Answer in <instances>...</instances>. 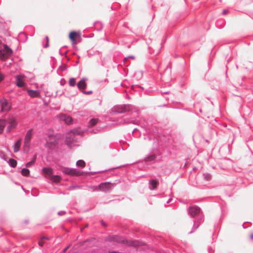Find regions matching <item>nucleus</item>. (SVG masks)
<instances>
[{"label":"nucleus","mask_w":253,"mask_h":253,"mask_svg":"<svg viewBox=\"0 0 253 253\" xmlns=\"http://www.w3.org/2000/svg\"><path fill=\"white\" fill-rule=\"evenodd\" d=\"M30 143L24 142L23 145V151L25 153H27L29 151Z\"/></svg>","instance_id":"412c9836"},{"label":"nucleus","mask_w":253,"mask_h":253,"mask_svg":"<svg viewBox=\"0 0 253 253\" xmlns=\"http://www.w3.org/2000/svg\"><path fill=\"white\" fill-rule=\"evenodd\" d=\"M126 107V109L124 111V112H126L127 111H128L129 109V106H127V108H126V106L125 107Z\"/></svg>","instance_id":"f704fd0d"},{"label":"nucleus","mask_w":253,"mask_h":253,"mask_svg":"<svg viewBox=\"0 0 253 253\" xmlns=\"http://www.w3.org/2000/svg\"><path fill=\"white\" fill-rule=\"evenodd\" d=\"M45 146L50 149L54 148L57 144V140L56 136L51 134L48 135L47 137L45 138Z\"/></svg>","instance_id":"f03ea898"},{"label":"nucleus","mask_w":253,"mask_h":253,"mask_svg":"<svg viewBox=\"0 0 253 253\" xmlns=\"http://www.w3.org/2000/svg\"><path fill=\"white\" fill-rule=\"evenodd\" d=\"M200 212V209L199 207L196 206L190 207L189 210V213L190 215L192 217L198 215Z\"/></svg>","instance_id":"1a4fd4ad"},{"label":"nucleus","mask_w":253,"mask_h":253,"mask_svg":"<svg viewBox=\"0 0 253 253\" xmlns=\"http://www.w3.org/2000/svg\"><path fill=\"white\" fill-rule=\"evenodd\" d=\"M32 135V129L29 130L24 138V142L30 143Z\"/></svg>","instance_id":"2eb2a0df"},{"label":"nucleus","mask_w":253,"mask_h":253,"mask_svg":"<svg viewBox=\"0 0 253 253\" xmlns=\"http://www.w3.org/2000/svg\"><path fill=\"white\" fill-rule=\"evenodd\" d=\"M128 57L131 58L133 59H135L134 57L133 56H129Z\"/></svg>","instance_id":"ea45409f"},{"label":"nucleus","mask_w":253,"mask_h":253,"mask_svg":"<svg viewBox=\"0 0 253 253\" xmlns=\"http://www.w3.org/2000/svg\"><path fill=\"white\" fill-rule=\"evenodd\" d=\"M81 36V33L80 32L72 31L69 35V38L71 41L72 44H75L77 42V39H80Z\"/></svg>","instance_id":"0eeeda50"},{"label":"nucleus","mask_w":253,"mask_h":253,"mask_svg":"<svg viewBox=\"0 0 253 253\" xmlns=\"http://www.w3.org/2000/svg\"><path fill=\"white\" fill-rule=\"evenodd\" d=\"M156 156L155 155H152L148 157H147L145 159L146 162L152 161L155 159Z\"/></svg>","instance_id":"a878e982"},{"label":"nucleus","mask_w":253,"mask_h":253,"mask_svg":"<svg viewBox=\"0 0 253 253\" xmlns=\"http://www.w3.org/2000/svg\"><path fill=\"white\" fill-rule=\"evenodd\" d=\"M61 170L65 174L71 176H80L83 174V172L77 169H72L67 167H62Z\"/></svg>","instance_id":"7ed1b4c3"},{"label":"nucleus","mask_w":253,"mask_h":253,"mask_svg":"<svg viewBox=\"0 0 253 253\" xmlns=\"http://www.w3.org/2000/svg\"><path fill=\"white\" fill-rule=\"evenodd\" d=\"M69 84L71 86H74L76 84V80L74 78H71L69 80Z\"/></svg>","instance_id":"c85d7f7f"},{"label":"nucleus","mask_w":253,"mask_h":253,"mask_svg":"<svg viewBox=\"0 0 253 253\" xmlns=\"http://www.w3.org/2000/svg\"><path fill=\"white\" fill-rule=\"evenodd\" d=\"M64 213H65V212H64V211H60V212H59L58 213V214H59V215H62V214H64Z\"/></svg>","instance_id":"c9c22d12"},{"label":"nucleus","mask_w":253,"mask_h":253,"mask_svg":"<svg viewBox=\"0 0 253 253\" xmlns=\"http://www.w3.org/2000/svg\"><path fill=\"white\" fill-rule=\"evenodd\" d=\"M51 180L55 183H58L61 180V177L59 175H52L50 177Z\"/></svg>","instance_id":"aec40b11"},{"label":"nucleus","mask_w":253,"mask_h":253,"mask_svg":"<svg viewBox=\"0 0 253 253\" xmlns=\"http://www.w3.org/2000/svg\"><path fill=\"white\" fill-rule=\"evenodd\" d=\"M228 12V11L226 10H224L223 11V13L224 14H226Z\"/></svg>","instance_id":"e433bc0d"},{"label":"nucleus","mask_w":253,"mask_h":253,"mask_svg":"<svg viewBox=\"0 0 253 253\" xmlns=\"http://www.w3.org/2000/svg\"><path fill=\"white\" fill-rule=\"evenodd\" d=\"M3 76L2 74H0V82L3 80Z\"/></svg>","instance_id":"72a5a7b5"},{"label":"nucleus","mask_w":253,"mask_h":253,"mask_svg":"<svg viewBox=\"0 0 253 253\" xmlns=\"http://www.w3.org/2000/svg\"><path fill=\"white\" fill-rule=\"evenodd\" d=\"M25 78L24 75H19L16 77V85L18 87H23L25 85V83L23 79Z\"/></svg>","instance_id":"9b49d317"},{"label":"nucleus","mask_w":253,"mask_h":253,"mask_svg":"<svg viewBox=\"0 0 253 253\" xmlns=\"http://www.w3.org/2000/svg\"><path fill=\"white\" fill-rule=\"evenodd\" d=\"M42 240H49V238L45 236H43L41 238Z\"/></svg>","instance_id":"473e14b6"},{"label":"nucleus","mask_w":253,"mask_h":253,"mask_svg":"<svg viewBox=\"0 0 253 253\" xmlns=\"http://www.w3.org/2000/svg\"><path fill=\"white\" fill-rule=\"evenodd\" d=\"M111 240L112 241L118 242L124 244H126L130 246H141L142 244L141 243L138 241H131V240H126L123 239L122 237L118 236H113L111 237Z\"/></svg>","instance_id":"f257e3e1"},{"label":"nucleus","mask_w":253,"mask_h":253,"mask_svg":"<svg viewBox=\"0 0 253 253\" xmlns=\"http://www.w3.org/2000/svg\"><path fill=\"white\" fill-rule=\"evenodd\" d=\"M12 50L6 44L4 45V48L0 50V59L5 60L8 58L12 54Z\"/></svg>","instance_id":"20e7f679"},{"label":"nucleus","mask_w":253,"mask_h":253,"mask_svg":"<svg viewBox=\"0 0 253 253\" xmlns=\"http://www.w3.org/2000/svg\"><path fill=\"white\" fill-rule=\"evenodd\" d=\"M249 239L252 240V241H253V233H251L250 234H249Z\"/></svg>","instance_id":"2f4dec72"},{"label":"nucleus","mask_w":253,"mask_h":253,"mask_svg":"<svg viewBox=\"0 0 253 253\" xmlns=\"http://www.w3.org/2000/svg\"><path fill=\"white\" fill-rule=\"evenodd\" d=\"M7 122L9 125L7 128V131L8 132L10 131L12 129H14L16 127L17 123L16 119L12 116H10L7 119Z\"/></svg>","instance_id":"6e6552de"},{"label":"nucleus","mask_w":253,"mask_h":253,"mask_svg":"<svg viewBox=\"0 0 253 253\" xmlns=\"http://www.w3.org/2000/svg\"><path fill=\"white\" fill-rule=\"evenodd\" d=\"M0 104L1 112H8L10 110L11 108V104L6 98H2L0 99Z\"/></svg>","instance_id":"39448f33"},{"label":"nucleus","mask_w":253,"mask_h":253,"mask_svg":"<svg viewBox=\"0 0 253 253\" xmlns=\"http://www.w3.org/2000/svg\"><path fill=\"white\" fill-rule=\"evenodd\" d=\"M27 92L30 96L31 97H40V93L32 89L27 90Z\"/></svg>","instance_id":"ddd939ff"},{"label":"nucleus","mask_w":253,"mask_h":253,"mask_svg":"<svg viewBox=\"0 0 253 253\" xmlns=\"http://www.w3.org/2000/svg\"><path fill=\"white\" fill-rule=\"evenodd\" d=\"M21 139H20L15 142V144L14 146V152L16 153L19 150L20 146H21Z\"/></svg>","instance_id":"dca6fc26"},{"label":"nucleus","mask_w":253,"mask_h":253,"mask_svg":"<svg viewBox=\"0 0 253 253\" xmlns=\"http://www.w3.org/2000/svg\"><path fill=\"white\" fill-rule=\"evenodd\" d=\"M74 136L70 131L68 132L66 137V142L67 145H70L74 141Z\"/></svg>","instance_id":"f8f14e48"},{"label":"nucleus","mask_w":253,"mask_h":253,"mask_svg":"<svg viewBox=\"0 0 253 253\" xmlns=\"http://www.w3.org/2000/svg\"><path fill=\"white\" fill-rule=\"evenodd\" d=\"M70 132L72 133L73 135H82L84 133V131L81 130L79 128L74 129L72 130H71Z\"/></svg>","instance_id":"a211bd4d"},{"label":"nucleus","mask_w":253,"mask_h":253,"mask_svg":"<svg viewBox=\"0 0 253 253\" xmlns=\"http://www.w3.org/2000/svg\"><path fill=\"white\" fill-rule=\"evenodd\" d=\"M91 92H92V91H89V92H87L86 93L89 94V93H91Z\"/></svg>","instance_id":"79ce46f5"},{"label":"nucleus","mask_w":253,"mask_h":253,"mask_svg":"<svg viewBox=\"0 0 253 253\" xmlns=\"http://www.w3.org/2000/svg\"><path fill=\"white\" fill-rule=\"evenodd\" d=\"M98 120L97 119H92L89 121V124L90 126H93L95 125L97 123Z\"/></svg>","instance_id":"cd10ccee"},{"label":"nucleus","mask_w":253,"mask_h":253,"mask_svg":"<svg viewBox=\"0 0 253 253\" xmlns=\"http://www.w3.org/2000/svg\"><path fill=\"white\" fill-rule=\"evenodd\" d=\"M114 185L110 182H104L101 183L98 187H96V190L102 192H107L111 190Z\"/></svg>","instance_id":"423d86ee"},{"label":"nucleus","mask_w":253,"mask_h":253,"mask_svg":"<svg viewBox=\"0 0 253 253\" xmlns=\"http://www.w3.org/2000/svg\"><path fill=\"white\" fill-rule=\"evenodd\" d=\"M9 164L12 168H15L17 165V162L13 159H10L9 160Z\"/></svg>","instance_id":"393cba45"},{"label":"nucleus","mask_w":253,"mask_h":253,"mask_svg":"<svg viewBox=\"0 0 253 253\" xmlns=\"http://www.w3.org/2000/svg\"><path fill=\"white\" fill-rule=\"evenodd\" d=\"M46 42H49V38L48 37H46Z\"/></svg>","instance_id":"58836bf2"},{"label":"nucleus","mask_w":253,"mask_h":253,"mask_svg":"<svg viewBox=\"0 0 253 253\" xmlns=\"http://www.w3.org/2000/svg\"><path fill=\"white\" fill-rule=\"evenodd\" d=\"M158 184V182L155 180H152L150 181V184L152 186V188H150V189H155Z\"/></svg>","instance_id":"b1692460"},{"label":"nucleus","mask_w":253,"mask_h":253,"mask_svg":"<svg viewBox=\"0 0 253 253\" xmlns=\"http://www.w3.org/2000/svg\"><path fill=\"white\" fill-rule=\"evenodd\" d=\"M43 172L47 175H51L53 173V169L50 168H44L42 169Z\"/></svg>","instance_id":"f3484780"},{"label":"nucleus","mask_w":253,"mask_h":253,"mask_svg":"<svg viewBox=\"0 0 253 253\" xmlns=\"http://www.w3.org/2000/svg\"><path fill=\"white\" fill-rule=\"evenodd\" d=\"M48 43H49V42H46V45H45V47H47V46H48Z\"/></svg>","instance_id":"a19ab883"},{"label":"nucleus","mask_w":253,"mask_h":253,"mask_svg":"<svg viewBox=\"0 0 253 253\" xmlns=\"http://www.w3.org/2000/svg\"><path fill=\"white\" fill-rule=\"evenodd\" d=\"M35 160H36V157L33 159V160L32 161H31V162H28L26 164V167H31L32 165H34V164L35 163Z\"/></svg>","instance_id":"bb28decb"},{"label":"nucleus","mask_w":253,"mask_h":253,"mask_svg":"<svg viewBox=\"0 0 253 253\" xmlns=\"http://www.w3.org/2000/svg\"><path fill=\"white\" fill-rule=\"evenodd\" d=\"M86 80L83 79L81 80L77 84L78 87L80 89H85L86 87V84L85 83Z\"/></svg>","instance_id":"4468645a"},{"label":"nucleus","mask_w":253,"mask_h":253,"mask_svg":"<svg viewBox=\"0 0 253 253\" xmlns=\"http://www.w3.org/2000/svg\"><path fill=\"white\" fill-rule=\"evenodd\" d=\"M44 242L43 241V240H42L41 239V241L39 242V246L42 247L44 245Z\"/></svg>","instance_id":"7c9ffc66"},{"label":"nucleus","mask_w":253,"mask_h":253,"mask_svg":"<svg viewBox=\"0 0 253 253\" xmlns=\"http://www.w3.org/2000/svg\"><path fill=\"white\" fill-rule=\"evenodd\" d=\"M77 166L81 168H84L85 166V163L83 160H79L76 163Z\"/></svg>","instance_id":"5701e85b"},{"label":"nucleus","mask_w":253,"mask_h":253,"mask_svg":"<svg viewBox=\"0 0 253 253\" xmlns=\"http://www.w3.org/2000/svg\"><path fill=\"white\" fill-rule=\"evenodd\" d=\"M69 248V246H68L67 247H66L63 251V252L65 253L67 250V249Z\"/></svg>","instance_id":"4c0bfd02"},{"label":"nucleus","mask_w":253,"mask_h":253,"mask_svg":"<svg viewBox=\"0 0 253 253\" xmlns=\"http://www.w3.org/2000/svg\"><path fill=\"white\" fill-rule=\"evenodd\" d=\"M61 121H64L66 124L69 125L72 123V119L71 117L65 114H61L59 116Z\"/></svg>","instance_id":"9d476101"},{"label":"nucleus","mask_w":253,"mask_h":253,"mask_svg":"<svg viewBox=\"0 0 253 253\" xmlns=\"http://www.w3.org/2000/svg\"><path fill=\"white\" fill-rule=\"evenodd\" d=\"M6 121L5 120H0V133H2L4 128L6 125Z\"/></svg>","instance_id":"6ab92c4d"},{"label":"nucleus","mask_w":253,"mask_h":253,"mask_svg":"<svg viewBox=\"0 0 253 253\" xmlns=\"http://www.w3.org/2000/svg\"><path fill=\"white\" fill-rule=\"evenodd\" d=\"M21 173L24 176H28L30 175V170L27 169H23L21 171Z\"/></svg>","instance_id":"4be33fe9"},{"label":"nucleus","mask_w":253,"mask_h":253,"mask_svg":"<svg viewBox=\"0 0 253 253\" xmlns=\"http://www.w3.org/2000/svg\"><path fill=\"white\" fill-rule=\"evenodd\" d=\"M211 176L209 174H206L205 175V179L207 180H209L211 179Z\"/></svg>","instance_id":"c756f323"}]
</instances>
